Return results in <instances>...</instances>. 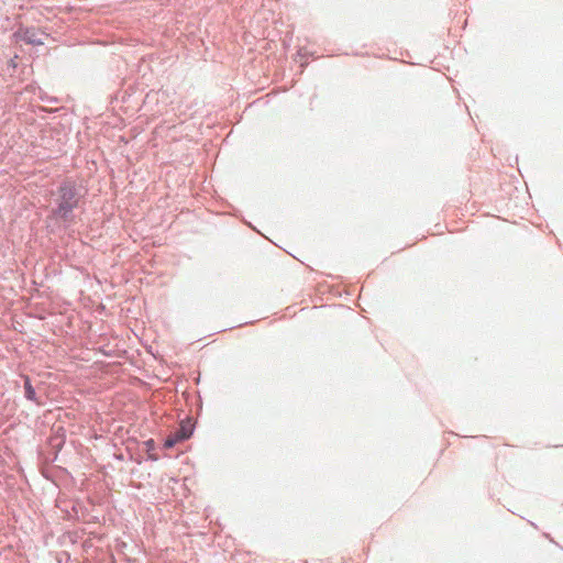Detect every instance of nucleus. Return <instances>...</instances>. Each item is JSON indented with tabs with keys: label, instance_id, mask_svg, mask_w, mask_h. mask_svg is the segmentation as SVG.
I'll return each instance as SVG.
<instances>
[{
	"label": "nucleus",
	"instance_id": "1",
	"mask_svg": "<svg viewBox=\"0 0 563 563\" xmlns=\"http://www.w3.org/2000/svg\"><path fill=\"white\" fill-rule=\"evenodd\" d=\"M78 202L79 199L77 197L75 185L70 181H66L58 188V197L56 199L57 206L54 213L58 218L67 220L73 210L78 207Z\"/></svg>",
	"mask_w": 563,
	"mask_h": 563
},
{
	"label": "nucleus",
	"instance_id": "4",
	"mask_svg": "<svg viewBox=\"0 0 563 563\" xmlns=\"http://www.w3.org/2000/svg\"><path fill=\"white\" fill-rule=\"evenodd\" d=\"M180 441H183V439L179 438V435L174 432L173 434L167 437V439L165 440L164 446L173 448L176 443H178Z\"/></svg>",
	"mask_w": 563,
	"mask_h": 563
},
{
	"label": "nucleus",
	"instance_id": "3",
	"mask_svg": "<svg viewBox=\"0 0 563 563\" xmlns=\"http://www.w3.org/2000/svg\"><path fill=\"white\" fill-rule=\"evenodd\" d=\"M24 389H25V397L29 400L35 401L36 400L35 390H34L33 386L31 385V380L27 376H25V378H24Z\"/></svg>",
	"mask_w": 563,
	"mask_h": 563
},
{
	"label": "nucleus",
	"instance_id": "2",
	"mask_svg": "<svg viewBox=\"0 0 563 563\" xmlns=\"http://www.w3.org/2000/svg\"><path fill=\"white\" fill-rule=\"evenodd\" d=\"M192 424H190L189 422L181 423L179 429L176 430L175 433L178 434L179 438H181L183 440H186L192 434Z\"/></svg>",
	"mask_w": 563,
	"mask_h": 563
}]
</instances>
